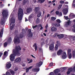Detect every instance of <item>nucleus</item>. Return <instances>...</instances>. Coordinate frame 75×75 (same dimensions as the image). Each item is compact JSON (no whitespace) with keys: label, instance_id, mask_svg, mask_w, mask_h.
I'll use <instances>...</instances> for the list:
<instances>
[{"label":"nucleus","instance_id":"1","mask_svg":"<svg viewBox=\"0 0 75 75\" xmlns=\"http://www.w3.org/2000/svg\"><path fill=\"white\" fill-rule=\"evenodd\" d=\"M21 50V48L20 47H17L14 48L12 52V54H11L9 56L10 59L11 61H13L14 60L16 59V55H18L19 54L18 51Z\"/></svg>","mask_w":75,"mask_h":75},{"label":"nucleus","instance_id":"2","mask_svg":"<svg viewBox=\"0 0 75 75\" xmlns=\"http://www.w3.org/2000/svg\"><path fill=\"white\" fill-rule=\"evenodd\" d=\"M2 13V18L1 19V25H3L5 24V20L6 19L8 16V11L7 9H3Z\"/></svg>","mask_w":75,"mask_h":75},{"label":"nucleus","instance_id":"3","mask_svg":"<svg viewBox=\"0 0 75 75\" xmlns=\"http://www.w3.org/2000/svg\"><path fill=\"white\" fill-rule=\"evenodd\" d=\"M18 16L19 20L21 21L23 16V10L22 8H20L19 9Z\"/></svg>","mask_w":75,"mask_h":75},{"label":"nucleus","instance_id":"4","mask_svg":"<svg viewBox=\"0 0 75 75\" xmlns=\"http://www.w3.org/2000/svg\"><path fill=\"white\" fill-rule=\"evenodd\" d=\"M42 64V62H40L36 64V68L33 69H32V71L33 72H38L40 71V68L39 67H40Z\"/></svg>","mask_w":75,"mask_h":75},{"label":"nucleus","instance_id":"5","mask_svg":"<svg viewBox=\"0 0 75 75\" xmlns=\"http://www.w3.org/2000/svg\"><path fill=\"white\" fill-rule=\"evenodd\" d=\"M13 41H14V43L15 44H17V43H20V38L18 37H15L14 38Z\"/></svg>","mask_w":75,"mask_h":75},{"label":"nucleus","instance_id":"6","mask_svg":"<svg viewBox=\"0 0 75 75\" xmlns=\"http://www.w3.org/2000/svg\"><path fill=\"white\" fill-rule=\"evenodd\" d=\"M67 55L69 59H71L72 58V54L71 53V50L69 49L67 51Z\"/></svg>","mask_w":75,"mask_h":75},{"label":"nucleus","instance_id":"7","mask_svg":"<svg viewBox=\"0 0 75 75\" xmlns=\"http://www.w3.org/2000/svg\"><path fill=\"white\" fill-rule=\"evenodd\" d=\"M11 67V62H9L7 63L6 65V69H9Z\"/></svg>","mask_w":75,"mask_h":75},{"label":"nucleus","instance_id":"8","mask_svg":"<svg viewBox=\"0 0 75 75\" xmlns=\"http://www.w3.org/2000/svg\"><path fill=\"white\" fill-rule=\"evenodd\" d=\"M7 55H8V52L7 51L5 52L4 53V56L3 57L2 59H4L7 57Z\"/></svg>","mask_w":75,"mask_h":75},{"label":"nucleus","instance_id":"9","mask_svg":"<svg viewBox=\"0 0 75 75\" xmlns=\"http://www.w3.org/2000/svg\"><path fill=\"white\" fill-rule=\"evenodd\" d=\"M33 9L31 8H28L26 9V11L27 13H30L32 11Z\"/></svg>","mask_w":75,"mask_h":75},{"label":"nucleus","instance_id":"10","mask_svg":"<svg viewBox=\"0 0 75 75\" xmlns=\"http://www.w3.org/2000/svg\"><path fill=\"white\" fill-rule=\"evenodd\" d=\"M63 52V50H59L57 52V55H61L62 54V52Z\"/></svg>","mask_w":75,"mask_h":75},{"label":"nucleus","instance_id":"11","mask_svg":"<svg viewBox=\"0 0 75 75\" xmlns=\"http://www.w3.org/2000/svg\"><path fill=\"white\" fill-rule=\"evenodd\" d=\"M68 9L67 8L64 9L62 10V11L64 14H67L68 13Z\"/></svg>","mask_w":75,"mask_h":75},{"label":"nucleus","instance_id":"12","mask_svg":"<svg viewBox=\"0 0 75 75\" xmlns=\"http://www.w3.org/2000/svg\"><path fill=\"white\" fill-rule=\"evenodd\" d=\"M62 59H65V58H67V54H66V52H63V54L62 57Z\"/></svg>","mask_w":75,"mask_h":75},{"label":"nucleus","instance_id":"13","mask_svg":"<svg viewBox=\"0 0 75 75\" xmlns=\"http://www.w3.org/2000/svg\"><path fill=\"white\" fill-rule=\"evenodd\" d=\"M71 21H70V19H69V20H68V21L67 22H66V23L64 25V26L65 27H68L69 24H70V22Z\"/></svg>","mask_w":75,"mask_h":75},{"label":"nucleus","instance_id":"14","mask_svg":"<svg viewBox=\"0 0 75 75\" xmlns=\"http://www.w3.org/2000/svg\"><path fill=\"white\" fill-rule=\"evenodd\" d=\"M60 71V70L58 69H56L54 71V72L56 75H57L58 73V72H59Z\"/></svg>","mask_w":75,"mask_h":75},{"label":"nucleus","instance_id":"15","mask_svg":"<svg viewBox=\"0 0 75 75\" xmlns=\"http://www.w3.org/2000/svg\"><path fill=\"white\" fill-rule=\"evenodd\" d=\"M61 45V43L59 42V41H57V44L56 45L55 47H58Z\"/></svg>","mask_w":75,"mask_h":75},{"label":"nucleus","instance_id":"16","mask_svg":"<svg viewBox=\"0 0 75 75\" xmlns=\"http://www.w3.org/2000/svg\"><path fill=\"white\" fill-rule=\"evenodd\" d=\"M49 43L50 44V45L49 46V47H54V45L52 44V41L50 40Z\"/></svg>","mask_w":75,"mask_h":75},{"label":"nucleus","instance_id":"17","mask_svg":"<svg viewBox=\"0 0 75 75\" xmlns=\"http://www.w3.org/2000/svg\"><path fill=\"white\" fill-rule=\"evenodd\" d=\"M27 36L28 37H29V38H31L33 37V34L32 33H28Z\"/></svg>","mask_w":75,"mask_h":75},{"label":"nucleus","instance_id":"18","mask_svg":"<svg viewBox=\"0 0 75 75\" xmlns=\"http://www.w3.org/2000/svg\"><path fill=\"white\" fill-rule=\"evenodd\" d=\"M29 3V1L28 0H24L23 1V4L24 5L26 3Z\"/></svg>","mask_w":75,"mask_h":75},{"label":"nucleus","instance_id":"19","mask_svg":"<svg viewBox=\"0 0 75 75\" xmlns=\"http://www.w3.org/2000/svg\"><path fill=\"white\" fill-rule=\"evenodd\" d=\"M11 21L10 25H11L12 24H14V23H15V19L13 18V19H11Z\"/></svg>","mask_w":75,"mask_h":75},{"label":"nucleus","instance_id":"20","mask_svg":"<svg viewBox=\"0 0 75 75\" xmlns=\"http://www.w3.org/2000/svg\"><path fill=\"white\" fill-rule=\"evenodd\" d=\"M51 30L52 31H55L57 30V28L55 27H53L51 28Z\"/></svg>","mask_w":75,"mask_h":75},{"label":"nucleus","instance_id":"21","mask_svg":"<svg viewBox=\"0 0 75 75\" xmlns=\"http://www.w3.org/2000/svg\"><path fill=\"white\" fill-rule=\"evenodd\" d=\"M39 11V8L38 7H36L35 9V12L36 13H37Z\"/></svg>","mask_w":75,"mask_h":75},{"label":"nucleus","instance_id":"22","mask_svg":"<svg viewBox=\"0 0 75 75\" xmlns=\"http://www.w3.org/2000/svg\"><path fill=\"white\" fill-rule=\"evenodd\" d=\"M72 68L69 69L68 70V71L67 72V74L68 75H69L70 74V72H72Z\"/></svg>","mask_w":75,"mask_h":75},{"label":"nucleus","instance_id":"23","mask_svg":"<svg viewBox=\"0 0 75 75\" xmlns=\"http://www.w3.org/2000/svg\"><path fill=\"white\" fill-rule=\"evenodd\" d=\"M38 3H40V4L44 3L45 0H38Z\"/></svg>","mask_w":75,"mask_h":75},{"label":"nucleus","instance_id":"24","mask_svg":"<svg viewBox=\"0 0 75 75\" xmlns=\"http://www.w3.org/2000/svg\"><path fill=\"white\" fill-rule=\"evenodd\" d=\"M10 70L8 71L6 73V75H11V74H10Z\"/></svg>","mask_w":75,"mask_h":75},{"label":"nucleus","instance_id":"25","mask_svg":"<svg viewBox=\"0 0 75 75\" xmlns=\"http://www.w3.org/2000/svg\"><path fill=\"white\" fill-rule=\"evenodd\" d=\"M38 26V27H40L41 28H40V30H42L43 29V27L42 26V25H41V24H39Z\"/></svg>","mask_w":75,"mask_h":75},{"label":"nucleus","instance_id":"26","mask_svg":"<svg viewBox=\"0 0 75 75\" xmlns=\"http://www.w3.org/2000/svg\"><path fill=\"white\" fill-rule=\"evenodd\" d=\"M21 58H18L16 59V62H20L21 61Z\"/></svg>","mask_w":75,"mask_h":75},{"label":"nucleus","instance_id":"27","mask_svg":"<svg viewBox=\"0 0 75 75\" xmlns=\"http://www.w3.org/2000/svg\"><path fill=\"white\" fill-rule=\"evenodd\" d=\"M58 38L59 39H61V38H62L64 37V35L62 34L59 35V36H58Z\"/></svg>","mask_w":75,"mask_h":75},{"label":"nucleus","instance_id":"28","mask_svg":"<svg viewBox=\"0 0 75 75\" xmlns=\"http://www.w3.org/2000/svg\"><path fill=\"white\" fill-rule=\"evenodd\" d=\"M62 4L59 5L58 7V10H60V9L62 8Z\"/></svg>","mask_w":75,"mask_h":75},{"label":"nucleus","instance_id":"29","mask_svg":"<svg viewBox=\"0 0 75 75\" xmlns=\"http://www.w3.org/2000/svg\"><path fill=\"white\" fill-rule=\"evenodd\" d=\"M10 72L12 75H14L15 74V72L13 70H10Z\"/></svg>","mask_w":75,"mask_h":75},{"label":"nucleus","instance_id":"30","mask_svg":"<svg viewBox=\"0 0 75 75\" xmlns=\"http://www.w3.org/2000/svg\"><path fill=\"white\" fill-rule=\"evenodd\" d=\"M40 23V20H39V18H37L36 21V24H38Z\"/></svg>","mask_w":75,"mask_h":75},{"label":"nucleus","instance_id":"31","mask_svg":"<svg viewBox=\"0 0 75 75\" xmlns=\"http://www.w3.org/2000/svg\"><path fill=\"white\" fill-rule=\"evenodd\" d=\"M14 26V24H12V26H11L10 28V29L11 30H12L13 29Z\"/></svg>","mask_w":75,"mask_h":75},{"label":"nucleus","instance_id":"32","mask_svg":"<svg viewBox=\"0 0 75 75\" xmlns=\"http://www.w3.org/2000/svg\"><path fill=\"white\" fill-rule=\"evenodd\" d=\"M60 26V24H55V27H59Z\"/></svg>","mask_w":75,"mask_h":75},{"label":"nucleus","instance_id":"33","mask_svg":"<svg viewBox=\"0 0 75 75\" xmlns=\"http://www.w3.org/2000/svg\"><path fill=\"white\" fill-rule=\"evenodd\" d=\"M23 37H24V35H23V33H21L20 34V38H23Z\"/></svg>","mask_w":75,"mask_h":75},{"label":"nucleus","instance_id":"34","mask_svg":"<svg viewBox=\"0 0 75 75\" xmlns=\"http://www.w3.org/2000/svg\"><path fill=\"white\" fill-rule=\"evenodd\" d=\"M41 12H40L39 14H38L37 16L38 17H41Z\"/></svg>","mask_w":75,"mask_h":75},{"label":"nucleus","instance_id":"35","mask_svg":"<svg viewBox=\"0 0 75 75\" xmlns=\"http://www.w3.org/2000/svg\"><path fill=\"white\" fill-rule=\"evenodd\" d=\"M72 53H73L72 56L73 57H74L75 55V50H74V51H73Z\"/></svg>","mask_w":75,"mask_h":75},{"label":"nucleus","instance_id":"36","mask_svg":"<svg viewBox=\"0 0 75 75\" xmlns=\"http://www.w3.org/2000/svg\"><path fill=\"white\" fill-rule=\"evenodd\" d=\"M22 33L23 34H24V33H25L26 32H25V30L24 29H23L22 30Z\"/></svg>","mask_w":75,"mask_h":75},{"label":"nucleus","instance_id":"37","mask_svg":"<svg viewBox=\"0 0 75 75\" xmlns=\"http://www.w3.org/2000/svg\"><path fill=\"white\" fill-rule=\"evenodd\" d=\"M51 20L52 21H55L56 20V18L55 17H52Z\"/></svg>","mask_w":75,"mask_h":75},{"label":"nucleus","instance_id":"38","mask_svg":"<svg viewBox=\"0 0 75 75\" xmlns=\"http://www.w3.org/2000/svg\"><path fill=\"white\" fill-rule=\"evenodd\" d=\"M56 22L58 23H61V20L59 19H57L56 21Z\"/></svg>","mask_w":75,"mask_h":75},{"label":"nucleus","instance_id":"39","mask_svg":"<svg viewBox=\"0 0 75 75\" xmlns=\"http://www.w3.org/2000/svg\"><path fill=\"white\" fill-rule=\"evenodd\" d=\"M7 46V42H6L4 43V47H6Z\"/></svg>","mask_w":75,"mask_h":75},{"label":"nucleus","instance_id":"40","mask_svg":"<svg viewBox=\"0 0 75 75\" xmlns=\"http://www.w3.org/2000/svg\"><path fill=\"white\" fill-rule=\"evenodd\" d=\"M28 34H30V33H31V29H29L28 30Z\"/></svg>","mask_w":75,"mask_h":75},{"label":"nucleus","instance_id":"41","mask_svg":"<svg viewBox=\"0 0 75 75\" xmlns=\"http://www.w3.org/2000/svg\"><path fill=\"white\" fill-rule=\"evenodd\" d=\"M64 18H65V19H66V20H69V18H68V16H64Z\"/></svg>","mask_w":75,"mask_h":75},{"label":"nucleus","instance_id":"42","mask_svg":"<svg viewBox=\"0 0 75 75\" xmlns=\"http://www.w3.org/2000/svg\"><path fill=\"white\" fill-rule=\"evenodd\" d=\"M59 16V17H61V16H62V12H60L58 14Z\"/></svg>","mask_w":75,"mask_h":75},{"label":"nucleus","instance_id":"43","mask_svg":"<svg viewBox=\"0 0 75 75\" xmlns=\"http://www.w3.org/2000/svg\"><path fill=\"white\" fill-rule=\"evenodd\" d=\"M33 47H37V43H34V45L33 46Z\"/></svg>","mask_w":75,"mask_h":75},{"label":"nucleus","instance_id":"44","mask_svg":"<svg viewBox=\"0 0 75 75\" xmlns=\"http://www.w3.org/2000/svg\"><path fill=\"white\" fill-rule=\"evenodd\" d=\"M59 3H61V4H64V1H59Z\"/></svg>","mask_w":75,"mask_h":75},{"label":"nucleus","instance_id":"45","mask_svg":"<svg viewBox=\"0 0 75 75\" xmlns=\"http://www.w3.org/2000/svg\"><path fill=\"white\" fill-rule=\"evenodd\" d=\"M56 36H57V37H59V35H58V34L56 33L55 34L54 37H56Z\"/></svg>","mask_w":75,"mask_h":75},{"label":"nucleus","instance_id":"46","mask_svg":"<svg viewBox=\"0 0 75 75\" xmlns=\"http://www.w3.org/2000/svg\"><path fill=\"white\" fill-rule=\"evenodd\" d=\"M55 74L54 73V72H51L50 73L49 75H54Z\"/></svg>","mask_w":75,"mask_h":75},{"label":"nucleus","instance_id":"47","mask_svg":"<svg viewBox=\"0 0 75 75\" xmlns=\"http://www.w3.org/2000/svg\"><path fill=\"white\" fill-rule=\"evenodd\" d=\"M54 47H49V49H50V50H54Z\"/></svg>","mask_w":75,"mask_h":75},{"label":"nucleus","instance_id":"48","mask_svg":"<svg viewBox=\"0 0 75 75\" xmlns=\"http://www.w3.org/2000/svg\"><path fill=\"white\" fill-rule=\"evenodd\" d=\"M30 19L32 18H33V14H31L29 17Z\"/></svg>","mask_w":75,"mask_h":75},{"label":"nucleus","instance_id":"49","mask_svg":"<svg viewBox=\"0 0 75 75\" xmlns=\"http://www.w3.org/2000/svg\"><path fill=\"white\" fill-rule=\"evenodd\" d=\"M3 29H2L1 30V35L2 36L3 35Z\"/></svg>","mask_w":75,"mask_h":75},{"label":"nucleus","instance_id":"50","mask_svg":"<svg viewBox=\"0 0 75 75\" xmlns=\"http://www.w3.org/2000/svg\"><path fill=\"white\" fill-rule=\"evenodd\" d=\"M56 55H57V54L54 53L53 54L52 56V57H55V56H56Z\"/></svg>","mask_w":75,"mask_h":75},{"label":"nucleus","instance_id":"51","mask_svg":"<svg viewBox=\"0 0 75 75\" xmlns=\"http://www.w3.org/2000/svg\"><path fill=\"white\" fill-rule=\"evenodd\" d=\"M67 69V68L66 67H63L62 68V71H64V70H65L66 69Z\"/></svg>","mask_w":75,"mask_h":75},{"label":"nucleus","instance_id":"52","mask_svg":"<svg viewBox=\"0 0 75 75\" xmlns=\"http://www.w3.org/2000/svg\"><path fill=\"white\" fill-rule=\"evenodd\" d=\"M53 63H51L49 65L50 67H52V66H53Z\"/></svg>","mask_w":75,"mask_h":75},{"label":"nucleus","instance_id":"53","mask_svg":"<svg viewBox=\"0 0 75 75\" xmlns=\"http://www.w3.org/2000/svg\"><path fill=\"white\" fill-rule=\"evenodd\" d=\"M54 50H55V51H57V50H58V47H54Z\"/></svg>","mask_w":75,"mask_h":75},{"label":"nucleus","instance_id":"54","mask_svg":"<svg viewBox=\"0 0 75 75\" xmlns=\"http://www.w3.org/2000/svg\"><path fill=\"white\" fill-rule=\"evenodd\" d=\"M39 51L41 52H42V49H41V48H40L39 49Z\"/></svg>","mask_w":75,"mask_h":75},{"label":"nucleus","instance_id":"55","mask_svg":"<svg viewBox=\"0 0 75 75\" xmlns=\"http://www.w3.org/2000/svg\"><path fill=\"white\" fill-rule=\"evenodd\" d=\"M31 57H32V58H34V59H35L36 58V57H35V56H34V55H33L32 54H31Z\"/></svg>","mask_w":75,"mask_h":75},{"label":"nucleus","instance_id":"56","mask_svg":"<svg viewBox=\"0 0 75 75\" xmlns=\"http://www.w3.org/2000/svg\"><path fill=\"white\" fill-rule=\"evenodd\" d=\"M37 27V25H36L35 26H33L32 27L33 29H34L35 28H36V27Z\"/></svg>","mask_w":75,"mask_h":75},{"label":"nucleus","instance_id":"57","mask_svg":"<svg viewBox=\"0 0 75 75\" xmlns=\"http://www.w3.org/2000/svg\"><path fill=\"white\" fill-rule=\"evenodd\" d=\"M29 71V69L28 68H26V72H28Z\"/></svg>","mask_w":75,"mask_h":75},{"label":"nucleus","instance_id":"58","mask_svg":"<svg viewBox=\"0 0 75 75\" xmlns=\"http://www.w3.org/2000/svg\"><path fill=\"white\" fill-rule=\"evenodd\" d=\"M3 53L2 52H0V58H1V56H2V55H3Z\"/></svg>","mask_w":75,"mask_h":75},{"label":"nucleus","instance_id":"59","mask_svg":"<svg viewBox=\"0 0 75 75\" xmlns=\"http://www.w3.org/2000/svg\"><path fill=\"white\" fill-rule=\"evenodd\" d=\"M31 62H33V60L32 59H30V62H28V64H30V63H31Z\"/></svg>","mask_w":75,"mask_h":75},{"label":"nucleus","instance_id":"60","mask_svg":"<svg viewBox=\"0 0 75 75\" xmlns=\"http://www.w3.org/2000/svg\"><path fill=\"white\" fill-rule=\"evenodd\" d=\"M0 6H1V8H2L3 7V6H4V4H0Z\"/></svg>","mask_w":75,"mask_h":75},{"label":"nucleus","instance_id":"61","mask_svg":"<svg viewBox=\"0 0 75 75\" xmlns=\"http://www.w3.org/2000/svg\"><path fill=\"white\" fill-rule=\"evenodd\" d=\"M48 25L47 24L45 26V28L46 29V30H47V28H48Z\"/></svg>","mask_w":75,"mask_h":75},{"label":"nucleus","instance_id":"62","mask_svg":"<svg viewBox=\"0 0 75 75\" xmlns=\"http://www.w3.org/2000/svg\"><path fill=\"white\" fill-rule=\"evenodd\" d=\"M33 66H30V67H29V68H28V69H31V68H33Z\"/></svg>","mask_w":75,"mask_h":75},{"label":"nucleus","instance_id":"63","mask_svg":"<svg viewBox=\"0 0 75 75\" xmlns=\"http://www.w3.org/2000/svg\"><path fill=\"white\" fill-rule=\"evenodd\" d=\"M59 11H56V14H59Z\"/></svg>","mask_w":75,"mask_h":75},{"label":"nucleus","instance_id":"64","mask_svg":"<svg viewBox=\"0 0 75 75\" xmlns=\"http://www.w3.org/2000/svg\"><path fill=\"white\" fill-rule=\"evenodd\" d=\"M73 41H75V36L73 37Z\"/></svg>","mask_w":75,"mask_h":75}]
</instances>
